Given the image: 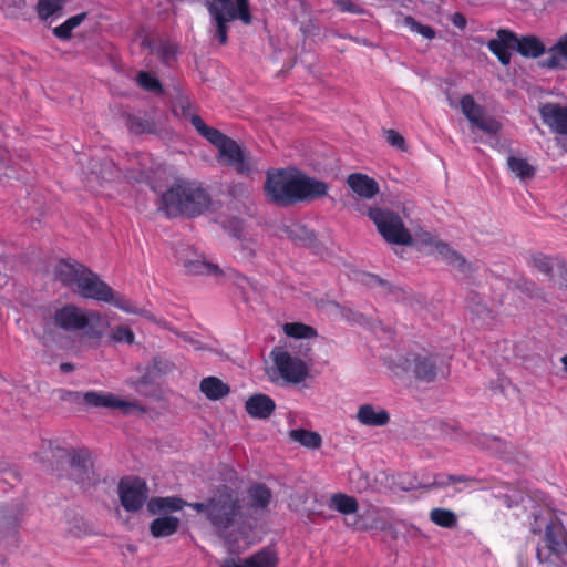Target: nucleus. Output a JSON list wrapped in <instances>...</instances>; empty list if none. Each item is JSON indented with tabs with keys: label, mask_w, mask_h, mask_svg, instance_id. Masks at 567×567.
Listing matches in <instances>:
<instances>
[{
	"label": "nucleus",
	"mask_w": 567,
	"mask_h": 567,
	"mask_svg": "<svg viewBox=\"0 0 567 567\" xmlns=\"http://www.w3.org/2000/svg\"><path fill=\"white\" fill-rule=\"evenodd\" d=\"M59 279L81 297L103 302H112L128 313H138L151 319L145 311L131 303L130 300L115 293L112 288L82 265L61 262L56 268Z\"/></svg>",
	"instance_id": "nucleus-1"
},
{
	"label": "nucleus",
	"mask_w": 567,
	"mask_h": 567,
	"mask_svg": "<svg viewBox=\"0 0 567 567\" xmlns=\"http://www.w3.org/2000/svg\"><path fill=\"white\" fill-rule=\"evenodd\" d=\"M532 532L542 536L537 557L545 567H567V513L542 509L534 515Z\"/></svg>",
	"instance_id": "nucleus-2"
},
{
	"label": "nucleus",
	"mask_w": 567,
	"mask_h": 567,
	"mask_svg": "<svg viewBox=\"0 0 567 567\" xmlns=\"http://www.w3.org/2000/svg\"><path fill=\"white\" fill-rule=\"evenodd\" d=\"M189 506L205 516L206 520L224 539L230 553H239L249 547L250 543L245 542L241 545L239 538L231 532L241 515L239 501L231 493L218 492L207 501L190 503Z\"/></svg>",
	"instance_id": "nucleus-3"
},
{
	"label": "nucleus",
	"mask_w": 567,
	"mask_h": 567,
	"mask_svg": "<svg viewBox=\"0 0 567 567\" xmlns=\"http://www.w3.org/2000/svg\"><path fill=\"white\" fill-rule=\"evenodd\" d=\"M265 190L271 200L287 205L321 197L327 194L328 186L321 181L289 168L268 173Z\"/></svg>",
	"instance_id": "nucleus-4"
},
{
	"label": "nucleus",
	"mask_w": 567,
	"mask_h": 567,
	"mask_svg": "<svg viewBox=\"0 0 567 567\" xmlns=\"http://www.w3.org/2000/svg\"><path fill=\"white\" fill-rule=\"evenodd\" d=\"M103 316L94 310H85L74 305H65L54 310L52 317L43 323V340L54 338V328L66 332L85 330L91 338H101L105 326Z\"/></svg>",
	"instance_id": "nucleus-5"
},
{
	"label": "nucleus",
	"mask_w": 567,
	"mask_h": 567,
	"mask_svg": "<svg viewBox=\"0 0 567 567\" xmlns=\"http://www.w3.org/2000/svg\"><path fill=\"white\" fill-rule=\"evenodd\" d=\"M388 367L398 378H414L425 382L444 377L446 372L443 358L426 349L396 354L390 359Z\"/></svg>",
	"instance_id": "nucleus-6"
},
{
	"label": "nucleus",
	"mask_w": 567,
	"mask_h": 567,
	"mask_svg": "<svg viewBox=\"0 0 567 567\" xmlns=\"http://www.w3.org/2000/svg\"><path fill=\"white\" fill-rule=\"evenodd\" d=\"M190 122L218 150L217 161L220 164L230 166L240 174H248L254 169L255 161L236 141L207 126L198 115H192Z\"/></svg>",
	"instance_id": "nucleus-7"
},
{
	"label": "nucleus",
	"mask_w": 567,
	"mask_h": 567,
	"mask_svg": "<svg viewBox=\"0 0 567 567\" xmlns=\"http://www.w3.org/2000/svg\"><path fill=\"white\" fill-rule=\"evenodd\" d=\"M161 202L162 208L169 216L195 215L207 206L208 198L206 193L196 185L178 181L162 195Z\"/></svg>",
	"instance_id": "nucleus-8"
},
{
	"label": "nucleus",
	"mask_w": 567,
	"mask_h": 567,
	"mask_svg": "<svg viewBox=\"0 0 567 567\" xmlns=\"http://www.w3.org/2000/svg\"><path fill=\"white\" fill-rule=\"evenodd\" d=\"M269 357L271 364L267 368L266 373L272 382L284 381L298 384L309 374L308 362L291 353L287 347H275Z\"/></svg>",
	"instance_id": "nucleus-9"
},
{
	"label": "nucleus",
	"mask_w": 567,
	"mask_h": 567,
	"mask_svg": "<svg viewBox=\"0 0 567 567\" xmlns=\"http://www.w3.org/2000/svg\"><path fill=\"white\" fill-rule=\"evenodd\" d=\"M367 215L386 243L411 246L412 236L396 213L388 208L374 206L368 208Z\"/></svg>",
	"instance_id": "nucleus-10"
},
{
	"label": "nucleus",
	"mask_w": 567,
	"mask_h": 567,
	"mask_svg": "<svg viewBox=\"0 0 567 567\" xmlns=\"http://www.w3.org/2000/svg\"><path fill=\"white\" fill-rule=\"evenodd\" d=\"M208 10L213 17L219 42L225 44L227 41V22L234 19H240L245 24H249L251 16L248 9L247 0H212L208 3Z\"/></svg>",
	"instance_id": "nucleus-11"
},
{
	"label": "nucleus",
	"mask_w": 567,
	"mask_h": 567,
	"mask_svg": "<svg viewBox=\"0 0 567 567\" xmlns=\"http://www.w3.org/2000/svg\"><path fill=\"white\" fill-rule=\"evenodd\" d=\"M411 245H415L425 252L442 259L447 265L462 274H467L473 270L472 264L468 262L462 255L450 248L446 244L439 240L430 233L424 231L417 234L414 239L412 238Z\"/></svg>",
	"instance_id": "nucleus-12"
},
{
	"label": "nucleus",
	"mask_w": 567,
	"mask_h": 567,
	"mask_svg": "<svg viewBox=\"0 0 567 567\" xmlns=\"http://www.w3.org/2000/svg\"><path fill=\"white\" fill-rule=\"evenodd\" d=\"M75 400L78 403L87 408L117 410L123 414H130L138 409L137 402L106 391H86L83 393H76Z\"/></svg>",
	"instance_id": "nucleus-13"
},
{
	"label": "nucleus",
	"mask_w": 567,
	"mask_h": 567,
	"mask_svg": "<svg viewBox=\"0 0 567 567\" xmlns=\"http://www.w3.org/2000/svg\"><path fill=\"white\" fill-rule=\"evenodd\" d=\"M118 496L127 512H136L147 499L146 483L140 478H124L118 484Z\"/></svg>",
	"instance_id": "nucleus-14"
},
{
	"label": "nucleus",
	"mask_w": 567,
	"mask_h": 567,
	"mask_svg": "<svg viewBox=\"0 0 567 567\" xmlns=\"http://www.w3.org/2000/svg\"><path fill=\"white\" fill-rule=\"evenodd\" d=\"M543 123L556 134L567 135V105L547 102L539 106Z\"/></svg>",
	"instance_id": "nucleus-15"
},
{
	"label": "nucleus",
	"mask_w": 567,
	"mask_h": 567,
	"mask_svg": "<svg viewBox=\"0 0 567 567\" xmlns=\"http://www.w3.org/2000/svg\"><path fill=\"white\" fill-rule=\"evenodd\" d=\"M355 420L364 426L381 427L385 426L390 422V414L380 405L364 403L359 405L355 413Z\"/></svg>",
	"instance_id": "nucleus-16"
},
{
	"label": "nucleus",
	"mask_w": 567,
	"mask_h": 567,
	"mask_svg": "<svg viewBox=\"0 0 567 567\" xmlns=\"http://www.w3.org/2000/svg\"><path fill=\"white\" fill-rule=\"evenodd\" d=\"M347 185L357 197L362 199H372L380 192L377 181L362 173L350 174L347 177Z\"/></svg>",
	"instance_id": "nucleus-17"
},
{
	"label": "nucleus",
	"mask_w": 567,
	"mask_h": 567,
	"mask_svg": "<svg viewBox=\"0 0 567 567\" xmlns=\"http://www.w3.org/2000/svg\"><path fill=\"white\" fill-rule=\"evenodd\" d=\"M516 37L514 33L499 30L487 47L498 58L499 62L507 65L511 62V50L515 49Z\"/></svg>",
	"instance_id": "nucleus-18"
},
{
	"label": "nucleus",
	"mask_w": 567,
	"mask_h": 567,
	"mask_svg": "<svg viewBox=\"0 0 567 567\" xmlns=\"http://www.w3.org/2000/svg\"><path fill=\"white\" fill-rule=\"evenodd\" d=\"M353 526L361 530L384 529L385 514L377 507L369 506L358 516Z\"/></svg>",
	"instance_id": "nucleus-19"
},
{
	"label": "nucleus",
	"mask_w": 567,
	"mask_h": 567,
	"mask_svg": "<svg viewBox=\"0 0 567 567\" xmlns=\"http://www.w3.org/2000/svg\"><path fill=\"white\" fill-rule=\"evenodd\" d=\"M185 270L190 275L219 276L221 274L217 265L207 261L202 255L193 254L182 259Z\"/></svg>",
	"instance_id": "nucleus-20"
},
{
	"label": "nucleus",
	"mask_w": 567,
	"mask_h": 567,
	"mask_svg": "<svg viewBox=\"0 0 567 567\" xmlns=\"http://www.w3.org/2000/svg\"><path fill=\"white\" fill-rule=\"evenodd\" d=\"M275 406V402L266 394H255L246 401V411L255 419H268Z\"/></svg>",
	"instance_id": "nucleus-21"
},
{
	"label": "nucleus",
	"mask_w": 567,
	"mask_h": 567,
	"mask_svg": "<svg viewBox=\"0 0 567 567\" xmlns=\"http://www.w3.org/2000/svg\"><path fill=\"white\" fill-rule=\"evenodd\" d=\"M179 519L174 516H161L155 518L150 525V532L153 537H168L175 534L179 527Z\"/></svg>",
	"instance_id": "nucleus-22"
},
{
	"label": "nucleus",
	"mask_w": 567,
	"mask_h": 567,
	"mask_svg": "<svg viewBox=\"0 0 567 567\" xmlns=\"http://www.w3.org/2000/svg\"><path fill=\"white\" fill-rule=\"evenodd\" d=\"M549 56L544 65L550 69H565L567 66V34L563 35L549 50Z\"/></svg>",
	"instance_id": "nucleus-23"
},
{
	"label": "nucleus",
	"mask_w": 567,
	"mask_h": 567,
	"mask_svg": "<svg viewBox=\"0 0 567 567\" xmlns=\"http://www.w3.org/2000/svg\"><path fill=\"white\" fill-rule=\"evenodd\" d=\"M507 167L515 177L523 182L533 178L536 171L535 166L532 165L526 158L517 155L508 156Z\"/></svg>",
	"instance_id": "nucleus-24"
},
{
	"label": "nucleus",
	"mask_w": 567,
	"mask_h": 567,
	"mask_svg": "<svg viewBox=\"0 0 567 567\" xmlns=\"http://www.w3.org/2000/svg\"><path fill=\"white\" fill-rule=\"evenodd\" d=\"M289 439L309 450H318L322 445V437L318 432L306 429H296L289 432Z\"/></svg>",
	"instance_id": "nucleus-25"
},
{
	"label": "nucleus",
	"mask_w": 567,
	"mask_h": 567,
	"mask_svg": "<svg viewBox=\"0 0 567 567\" xmlns=\"http://www.w3.org/2000/svg\"><path fill=\"white\" fill-rule=\"evenodd\" d=\"M328 506L342 515L355 514L359 509L358 501L353 496L343 493L331 495Z\"/></svg>",
	"instance_id": "nucleus-26"
},
{
	"label": "nucleus",
	"mask_w": 567,
	"mask_h": 567,
	"mask_svg": "<svg viewBox=\"0 0 567 567\" xmlns=\"http://www.w3.org/2000/svg\"><path fill=\"white\" fill-rule=\"evenodd\" d=\"M199 388L209 400H219L229 393V386L215 377L203 379Z\"/></svg>",
	"instance_id": "nucleus-27"
},
{
	"label": "nucleus",
	"mask_w": 567,
	"mask_h": 567,
	"mask_svg": "<svg viewBox=\"0 0 567 567\" xmlns=\"http://www.w3.org/2000/svg\"><path fill=\"white\" fill-rule=\"evenodd\" d=\"M515 49L527 58H537L545 52L544 43L533 35L516 38Z\"/></svg>",
	"instance_id": "nucleus-28"
},
{
	"label": "nucleus",
	"mask_w": 567,
	"mask_h": 567,
	"mask_svg": "<svg viewBox=\"0 0 567 567\" xmlns=\"http://www.w3.org/2000/svg\"><path fill=\"white\" fill-rule=\"evenodd\" d=\"M185 505L188 504L178 497H154L150 499L147 508L151 513L155 514L157 512H177Z\"/></svg>",
	"instance_id": "nucleus-29"
},
{
	"label": "nucleus",
	"mask_w": 567,
	"mask_h": 567,
	"mask_svg": "<svg viewBox=\"0 0 567 567\" xmlns=\"http://www.w3.org/2000/svg\"><path fill=\"white\" fill-rule=\"evenodd\" d=\"M245 567H277L279 558L275 550L264 548L246 558Z\"/></svg>",
	"instance_id": "nucleus-30"
},
{
	"label": "nucleus",
	"mask_w": 567,
	"mask_h": 567,
	"mask_svg": "<svg viewBox=\"0 0 567 567\" xmlns=\"http://www.w3.org/2000/svg\"><path fill=\"white\" fill-rule=\"evenodd\" d=\"M86 12L75 14L66 19L62 24L55 27L53 29V34L60 40H69L72 37L73 30L79 28L86 20Z\"/></svg>",
	"instance_id": "nucleus-31"
},
{
	"label": "nucleus",
	"mask_w": 567,
	"mask_h": 567,
	"mask_svg": "<svg viewBox=\"0 0 567 567\" xmlns=\"http://www.w3.org/2000/svg\"><path fill=\"white\" fill-rule=\"evenodd\" d=\"M65 0H38L37 12L40 19L48 20L61 16Z\"/></svg>",
	"instance_id": "nucleus-32"
},
{
	"label": "nucleus",
	"mask_w": 567,
	"mask_h": 567,
	"mask_svg": "<svg viewBox=\"0 0 567 567\" xmlns=\"http://www.w3.org/2000/svg\"><path fill=\"white\" fill-rule=\"evenodd\" d=\"M430 518L435 525L444 528H451L457 523L456 515L452 511L445 508L432 509L430 513Z\"/></svg>",
	"instance_id": "nucleus-33"
},
{
	"label": "nucleus",
	"mask_w": 567,
	"mask_h": 567,
	"mask_svg": "<svg viewBox=\"0 0 567 567\" xmlns=\"http://www.w3.org/2000/svg\"><path fill=\"white\" fill-rule=\"evenodd\" d=\"M461 110L468 122L472 124L473 122H477V117H480L484 111L483 109L476 104L474 99L471 95H464L461 99Z\"/></svg>",
	"instance_id": "nucleus-34"
},
{
	"label": "nucleus",
	"mask_w": 567,
	"mask_h": 567,
	"mask_svg": "<svg viewBox=\"0 0 567 567\" xmlns=\"http://www.w3.org/2000/svg\"><path fill=\"white\" fill-rule=\"evenodd\" d=\"M250 505L255 508L266 507L271 498V494L265 486H254L249 491Z\"/></svg>",
	"instance_id": "nucleus-35"
},
{
	"label": "nucleus",
	"mask_w": 567,
	"mask_h": 567,
	"mask_svg": "<svg viewBox=\"0 0 567 567\" xmlns=\"http://www.w3.org/2000/svg\"><path fill=\"white\" fill-rule=\"evenodd\" d=\"M111 341L116 343H126L133 344L135 341V336L133 330L127 326H116L114 327L109 334Z\"/></svg>",
	"instance_id": "nucleus-36"
},
{
	"label": "nucleus",
	"mask_w": 567,
	"mask_h": 567,
	"mask_svg": "<svg viewBox=\"0 0 567 567\" xmlns=\"http://www.w3.org/2000/svg\"><path fill=\"white\" fill-rule=\"evenodd\" d=\"M284 331L288 337L297 339H309L316 334L311 327L303 323H286L284 326Z\"/></svg>",
	"instance_id": "nucleus-37"
},
{
	"label": "nucleus",
	"mask_w": 567,
	"mask_h": 567,
	"mask_svg": "<svg viewBox=\"0 0 567 567\" xmlns=\"http://www.w3.org/2000/svg\"><path fill=\"white\" fill-rule=\"evenodd\" d=\"M530 264L535 269H537L538 271L546 276H550L556 266V262L553 258L545 256L543 254H534L530 257Z\"/></svg>",
	"instance_id": "nucleus-38"
},
{
	"label": "nucleus",
	"mask_w": 567,
	"mask_h": 567,
	"mask_svg": "<svg viewBox=\"0 0 567 567\" xmlns=\"http://www.w3.org/2000/svg\"><path fill=\"white\" fill-rule=\"evenodd\" d=\"M472 125L487 134H496L501 130V123L485 113L477 117V122H473Z\"/></svg>",
	"instance_id": "nucleus-39"
},
{
	"label": "nucleus",
	"mask_w": 567,
	"mask_h": 567,
	"mask_svg": "<svg viewBox=\"0 0 567 567\" xmlns=\"http://www.w3.org/2000/svg\"><path fill=\"white\" fill-rule=\"evenodd\" d=\"M402 24L408 27L412 32H416L426 39H433L435 37V32L431 27L420 24L412 17L402 18Z\"/></svg>",
	"instance_id": "nucleus-40"
},
{
	"label": "nucleus",
	"mask_w": 567,
	"mask_h": 567,
	"mask_svg": "<svg viewBox=\"0 0 567 567\" xmlns=\"http://www.w3.org/2000/svg\"><path fill=\"white\" fill-rule=\"evenodd\" d=\"M137 83L144 90L153 93H159L162 91L158 80L147 72H140L137 74Z\"/></svg>",
	"instance_id": "nucleus-41"
},
{
	"label": "nucleus",
	"mask_w": 567,
	"mask_h": 567,
	"mask_svg": "<svg viewBox=\"0 0 567 567\" xmlns=\"http://www.w3.org/2000/svg\"><path fill=\"white\" fill-rule=\"evenodd\" d=\"M385 137H386V142L391 146H393V147H395V148H398L400 151H405L406 150L405 140H404V137L399 132H396L394 130H388L385 132Z\"/></svg>",
	"instance_id": "nucleus-42"
},
{
	"label": "nucleus",
	"mask_w": 567,
	"mask_h": 567,
	"mask_svg": "<svg viewBox=\"0 0 567 567\" xmlns=\"http://www.w3.org/2000/svg\"><path fill=\"white\" fill-rule=\"evenodd\" d=\"M456 481H457V478L454 476L439 474V475H436V477L434 478V481L432 483L427 484V486L444 487V486H447L450 483H453Z\"/></svg>",
	"instance_id": "nucleus-43"
},
{
	"label": "nucleus",
	"mask_w": 567,
	"mask_h": 567,
	"mask_svg": "<svg viewBox=\"0 0 567 567\" xmlns=\"http://www.w3.org/2000/svg\"><path fill=\"white\" fill-rule=\"evenodd\" d=\"M334 3L346 12L359 13L361 10L351 0H334Z\"/></svg>",
	"instance_id": "nucleus-44"
},
{
	"label": "nucleus",
	"mask_w": 567,
	"mask_h": 567,
	"mask_svg": "<svg viewBox=\"0 0 567 567\" xmlns=\"http://www.w3.org/2000/svg\"><path fill=\"white\" fill-rule=\"evenodd\" d=\"M452 22L455 27L461 29L465 28L466 25V19L460 13L453 14Z\"/></svg>",
	"instance_id": "nucleus-45"
},
{
	"label": "nucleus",
	"mask_w": 567,
	"mask_h": 567,
	"mask_svg": "<svg viewBox=\"0 0 567 567\" xmlns=\"http://www.w3.org/2000/svg\"><path fill=\"white\" fill-rule=\"evenodd\" d=\"M130 130L134 133H142L145 131V125L137 120H132L130 122Z\"/></svg>",
	"instance_id": "nucleus-46"
},
{
	"label": "nucleus",
	"mask_w": 567,
	"mask_h": 567,
	"mask_svg": "<svg viewBox=\"0 0 567 567\" xmlns=\"http://www.w3.org/2000/svg\"><path fill=\"white\" fill-rule=\"evenodd\" d=\"M221 567H245V561L240 564L237 563L235 559L229 558L221 564Z\"/></svg>",
	"instance_id": "nucleus-47"
},
{
	"label": "nucleus",
	"mask_w": 567,
	"mask_h": 567,
	"mask_svg": "<svg viewBox=\"0 0 567 567\" xmlns=\"http://www.w3.org/2000/svg\"><path fill=\"white\" fill-rule=\"evenodd\" d=\"M60 368L64 372H70L73 370V365L71 363H62Z\"/></svg>",
	"instance_id": "nucleus-48"
},
{
	"label": "nucleus",
	"mask_w": 567,
	"mask_h": 567,
	"mask_svg": "<svg viewBox=\"0 0 567 567\" xmlns=\"http://www.w3.org/2000/svg\"><path fill=\"white\" fill-rule=\"evenodd\" d=\"M561 363H563V367H564V371L567 373V354H565L561 358Z\"/></svg>",
	"instance_id": "nucleus-49"
},
{
	"label": "nucleus",
	"mask_w": 567,
	"mask_h": 567,
	"mask_svg": "<svg viewBox=\"0 0 567 567\" xmlns=\"http://www.w3.org/2000/svg\"><path fill=\"white\" fill-rule=\"evenodd\" d=\"M238 279H239V280H238V282H237V284H238V286H239V287H241V288H244L243 282H244V281H246L245 277H240V278H238Z\"/></svg>",
	"instance_id": "nucleus-50"
}]
</instances>
